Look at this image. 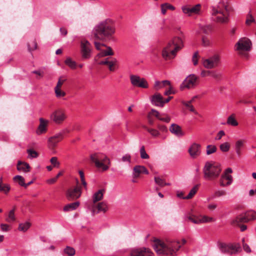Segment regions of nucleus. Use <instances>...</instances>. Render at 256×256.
Instances as JSON below:
<instances>
[{"instance_id": "1", "label": "nucleus", "mask_w": 256, "mask_h": 256, "mask_svg": "<svg viewBox=\"0 0 256 256\" xmlns=\"http://www.w3.org/2000/svg\"><path fill=\"white\" fill-rule=\"evenodd\" d=\"M153 246L156 252L158 254L172 255L186 243V240L182 239L180 242L171 240H162L154 238Z\"/></svg>"}, {"instance_id": "2", "label": "nucleus", "mask_w": 256, "mask_h": 256, "mask_svg": "<svg viewBox=\"0 0 256 256\" xmlns=\"http://www.w3.org/2000/svg\"><path fill=\"white\" fill-rule=\"evenodd\" d=\"M184 36L183 34L174 36L163 49L162 52V58L166 60L174 58L177 52L184 48Z\"/></svg>"}, {"instance_id": "3", "label": "nucleus", "mask_w": 256, "mask_h": 256, "mask_svg": "<svg viewBox=\"0 0 256 256\" xmlns=\"http://www.w3.org/2000/svg\"><path fill=\"white\" fill-rule=\"evenodd\" d=\"M115 32V28L112 22L106 20L97 24L92 30V34L95 39L103 40L112 36Z\"/></svg>"}, {"instance_id": "4", "label": "nucleus", "mask_w": 256, "mask_h": 256, "mask_svg": "<svg viewBox=\"0 0 256 256\" xmlns=\"http://www.w3.org/2000/svg\"><path fill=\"white\" fill-rule=\"evenodd\" d=\"M204 178L208 180H214L220 176L222 168L220 166L214 162H207L202 170Z\"/></svg>"}, {"instance_id": "5", "label": "nucleus", "mask_w": 256, "mask_h": 256, "mask_svg": "<svg viewBox=\"0 0 256 256\" xmlns=\"http://www.w3.org/2000/svg\"><path fill=\"white\" fill-rule=\"evenodd\" d=\"M230 10L223 2H220L217 8L213 7L212 14L218 22L226 23L228 21Z\"/></svg>"}, {"instance_id": "6", "label": "nucleus", "mask_w": 256, "mask_h": 256, "mask_svg": "<svg viewBox=\"0 0 256 256\" xmlns=\"http://www.w3.org/2000/svg\"><path fill=\"white\" fill-rule=\"evenodd\" d=\"M90 160L96 168L102 171L107 170L110 165V158L102 153L96 152L90 154Z\"/></svg>"}, {"instance_id": "7", "label": "nucleus", "mask_w": 256, "mask_h": 256, "mask_svg": "<svg viewBox=\"0 0 256 256\" xmlns=\"http://www.w3.org/2000/svg\"><path fill=\"white\" fill-rule=\"evenodd\" d=\"M218 247L220 252L224 254L233 255L241 252V247L239 244L220 243Z\"/></svg>"}, {"instance_id": "8", "label": "nucleus", "mask_w": 256, "mask_h": 256, "mask_svg": "<svg viewBox=\"0 0 256 256\" xmlns=\"http://www.w3.org/2000/svg\"><path fill=\"white\" fill-rule=\"evenodd\" d=\"M198 77L194 74L188 75L182 82L180 86V90L184 89L194 88L198 84Z\"/></svg>"}, {"instance_id": "9", "label": "nucleus", "mask_w": 256, "mask_h": 256, "mask_svg": "<svg viewBox=\"0 0 256 256\" xmlns=\"http://www.w3.org/2000/svg\"><path fill=\"white\" fill-rule=\"evenodd\" d=\"M252 46L251 42L246 38H240L235 44V49L240 54L244 52H248Z\"/></svg>"}, {"instance_id": "10", "label": "nucleus", "mask_w": 256, "mask_h": 256, "mask_svg": "<svg viewBox=\"0 0 256 256\" xmlns=\"http://www.w3.org/2000/svg\"><path fill=\"white\" fill-rule=\"evenodd\" d=\"M66 118V116L64 110L61 108L56 110L50 116V120L58 124H62Z\"/></svg>"}, {"instance_id": "11", "label": "nucleus", "mask_w": 256, "mask_h": 256, "mask_svg": "<svg viewBox=\"0 0 256 256\" xmlns=\"http://www.w3.org/2000/svg\"><path fill=\"white\" fill-rule=\"evenodd\" d=\"M82 193V187L75 186L67 190L66 196L68 200H74L78 198L81 196Z\"/></svg>"}, {"instance_id": "12", "label": "nucleus", "mask_w": 256, "mask_h": 256, "mask_svg": "<svg viewBox=\"0 0 256 256\" xmlns=\"http://www.w3.org/2000/svg\"><path fill=\"white\" fill-rule=\"evenodd\" d=\"M232 172V169L230 168L224 170L219 180L220 186L223 187L228 186L232 183L233 179L232 176L230 174Z\"/></svg>"}, {"instance_id": "13", "label": "nucleus", "mask_w": 256, "mask_h": 256, "mask_svg": "<svg viewBox=\"0 0 256 256\" xmlns=\"http://www.w3.org/2000/svg\"><path fill=\"white\" fill-rule=\"evenodd\" d=\"M129 256H154V254L148 248H140L132 249Z\"/></svg>"}, {"instance_id": "14", "label": "nucleus", "mask_w": 256, "mask_h": 256, "mask_svg": "<svg viewBox=\"0 0 256 256\" xmlns=\"http://www.w3.org/2000/svg\"><path fill=\"white\" fill-rule=\"evenodd\" d=\"M81 54L84 59L89 58L91 54L92 46L86 40H82L80 44Z\"/></svg>"}, {"instance_id": "15", "label": "nucleus", "mask_w": 256, "mask_h": 256, "mask_svg": "<svg viewBox=\"0 0 256 256\" xmlns=\"http://www.w3.org/2000/svg\"><path fill=\"white\" fill-rule=\"evenodd\" d=\"M201 9L200 4H197L194 6H184L182 7V12L188 16L200 14Z\"/></svg>"}, {"instance_id": "16", "label": "nucleus", "mask_w": 256, "mask_h": 256, "mask_svg": "<svg viewBox=\"0 0 256 256\" xmlns=\"http://www.w3.org/2000/svg\"><path fill=\"white\" fill-rule=\"evenodd\" d=\"M64 138V134L62 132L56 134L50 137L48 139V146L51 149L54 150L57 146V144Z\"/></svg>"}, {"instance_id": "17", "label": "nucleus", "mask_w": 256, "mask_h": 256, "mask_svg": "<svg viewBox=\"0 0 256 256\" xmlns=\"http://www.w3.org/2000/svg\"><path fill=\"white\" fill-rule=\"evenodd\" d=\"M130 79L132 84L134 86L145 88H148L147 82L143 78H140L136 76L132 75L130 76Z\"/></svg>"}, {"instance_id": "18", "label": "nucleus", "mask_w": 256, "mask_h": 256, "mask_svg": "<svg viewBox=\"0 0 256 256\" xmlns=\"http://www.w3.org/2000/svg\"><path fill=\"white\" fill-rule=\"evenodd\" d=\"M201 146L196 142L192 143L188 149V152L192 158H196L200 154Z\"/></svg>"}, {"instance_id": "19", "label": "nucleus", "mask_w": 256, "mask_h": 256, "mask_svg": "<svg viewBox=\"0 0 256 256\" xmlns=\"http://www.w3.org/2000/svg\"><path fill=\"white\" fill-rule=\"evenodd\" d=\"M39 120L40 124L36 130V133L38 135H40L46 132L49 122L42 118H40Z\"/></svg>"}, {"instance_id": "20", "label": "nucleus", "mask_w": 256, "mask_h": 256, "mask_svg": "<svg viewBox=\"0 0 256 256\" xmlns=\"http://www.w3.org/2000/svg\"><path fill=\"white\" fill-rule=\"evenodd\" d=\"M152 103L158 106H164V98L162 95L158 92L154 94L150 98Z\"/></svg>"}, {"instance_id": "21", "label": "nucleus", "mask_w": 256, "mask_h": 256, "mask_svg": "<svg viewBox=\"0 0 256 256\" xmlns=\"http://www.w3.org/2000/svg\"><path fill=\"white\" fill-rule=\"evenodd\" d=\"M142 174H148V171L146 168L143 166L137 165L133 168V178H138Z\"/></svg>"}, {"instance_id": "22", "label": "nucleus", "mask_w": 256, "mask_h": 256, "mask_svg": "<svg viewBox=\"0 0 256 256\" xmlns=\"http://www.w3.org/2000/svg\"><path fill=\"white\" fill-rule=\"evenodd\" d=\"M248 222V218L246 217L244 214H242L234 219L232 221L231 224L234 226H240L242 223Z\"/></svg>"}, {"instance_id": "23", "label": "nucleus", "mask_w": 256, "mask_h": 256, "mask_svg": "<svg viewBox=\"0 0 256 256\" xmlns=\"http://www.w3.org/2000/svg\"><path fill=\"white\" fill-rule=\"evenodd\" d=\"M169 130L171 133L176 136L180 137L184 135V132H182L181 127L176 124H172L169 128Z\"/></svg>"}, {"instance_id": "24", "label": "nucleus", "mask_w": 256, "mask_h": 256, "mask_svg": "<svg viewBox=\"0 0 256 256\" xmlns=\"http://www.w3.org/2000/svg\"><path fill=\"white\" fill-rule=\"evenodd\" d=\"M152 113L154 114V116L156 117L160 120L167 123H168L170 120V116L166 114H160L158 112L154 109L152 110Z\"/></svg>"}, {"instance_id": "25", "label": "nucleus", "mask_w": 256, "mask_h": 256, "mask_svg": "<svg viewBox=\"0 0 256 256\" xmlns=\"http://www.w3.org/2000/svg\"><path fill=\"white\" fill-rule=\"evenodd\" d=\"M202 62L203 64H214L221 62L220 56L218 54H214L208 58H202Z\"/></svg>"}, {"instance_id": "26", "label": "nucleus", "mask_w": 256, "mask_h": 256, "mask_svg": "<svg viewBox=\"0 0 256 256\" xmlns=\"http://www.w3.org/2000/svg\"><path fill=\"white\" fill-rule=\"evenodd\" d=\"M17 170L19 171H22L27 172L30 171V167L28 164L26 162L18 161L17 164Z\"/></svg>"}, {"instance_id": "27", "label": "nucleus", "mask_w": 256, "mask_h": 256, "mask_svg": "<svg viewBox=\"0 0 256 256\" xmlns=\"http://www.w3.org/2000/svg\"><path fill=\"white\" fill-rule=\"evenodd\" d=\"M142 127L154 138H158L160 135V132L158 130L148 127L146 125H143Z\"/></svg>"}, {"instance_id": "28", "label": "nucleus", "mask_w": 256, "mask_h": 256, "mask_svg": "<svg viewBox=\"0 0 256 256\" xmlns=\"http://www.w3.org/2000/svg\"><path fill=\"white\" fill-rule=\"evenodd\" d=\"M246 141L244 140H238L235 143L234 148L238 156L242 154V148L244 146Z\"/></svg>"}, {"instance_id": "29", "label": "nucleus", "mask_w": 256, "mask_h": 256, "mask_svg": "<svg viewBox=\"0 0 256 256\" xmlns=\"http://www.w3.org/2000/svg\"><path fill=\"white\" fill-rule=\"evenodd\" d=\"M214 65H204V68H201V76L202 77L211 76L213 74V71H211L210 70L213 68Z\"/></svg>"}, {"instance_id": "30", "label": "nucleus", "mask_w": 256, "mask_h": 256, "mask_svg": "<svg viewBox=\"0 0 256 256\" xmlns=\"http://www.w3.org/2000/svg\"><path fill=\"white\" fill-rule=\"evenodd\" d=\"M104 192V190L102 189L94 194L92 197V202L94 204L103 199Z\"/></svg>"}, {"instance_id": "31", "label": "nucleus", "mask_w": 256, "mask_h": 256, "mask_svg": "<svg viewBox=\"0 0 256 256\" xmlns=\"http://www.w3.org/2000/svg\"><path fill=\"white\" fill-rule=\"evenodd\" d=\"M170 81L164 80L162 82L156 81L154 84V88L156 90H158L163 87L170 85Z\"/></svg>"}, {"instance_id": "32", "label": "nucleus", "mask_w": 256, "mask_h": 256, "mask_svg": "<svg viewBox=\"0 0 256 256\" xmlns=\"http://www.w3.org/2000/svg\"><path fill=\"white\" fill-rule=\"evenodd\" d=\"M80 206L79 202H74L66 204L64 208V212H69L76 209Z\"/></svg>"}, {"instance_id": "33", "label": "nucleus", "mask_w": 256, "mask_h": 256, "mask_svg": "<svg viewBox=\"0 0 256 256\" xmlns=\"http://www.w3.org/2000/svg\"><path fill=\"white\" fill-rule=\"evenodd\" d=\"M94 208L98 209V212H102L104 213L108 210L107 204L106 202H98V204L93 206Z\"/></svg>"}, {"instance_id": "34", "label": "nucleus", "mask_w": 256, "mask_h": 256, "mask_svg": "<svg viewBox=\"0 0 256 256\" xmlns=\"http://www.w3.org/2000/svg\"><path fill=\"white\" fill-rule=\"evenodd\" d=\"M15 210H16V206H14L13 209L10 210L8 214V217L6 218V221L8 222H14L16 221V218L15 216Z\"/></svg>"}, {"instance_id": "35", "label": "nucleus", "mask_w": 256, "mask_h": 256, "mask_svg": "<svg viewBox=\"0 0 256 256\" xmlns=\"http://www.w3.org/2000/svg\"><path fill=\"white\" fill-rule=\"evenodd\" d=\"M236 116L234 114H232L227 119V124L229 125L236 126L238 124V122L236 119Z\"/></svg>"}, {"instance_id": "36", "label": "nucleus", "mask_w": 256, "mask_h": 256, "mask_svg": "<svg viewBox=\"0 0 256 256\" xmlns=\"http://www.w3.org/2000/svg\"><path fill=\"white\" fill-rule=\"evenodd\" d=\"M198 188H199V184H196L190 190L188 195L187 196H185V198H184V199L189 200V199H191L192 198L193 196L195 195V194L198 192Z\"/></svg>"}, {"instance_id": "37", "label": "nucleus", "mask_w": 256, "mask_h": 256, "mask_svg": "<svg viewBox=\"0 0 256 256\" xmlns=\"http://www.w3.org/2000/svg\"><path fill=\"white\" fill-rule=\"evenodd\" d=\"M10 190V186L9 184L0 182V192H2L6 194L9 192Z\"/></svg>"}, {"instance_id": "38", "label": "nucleus", "mask_w": 256, "mask_h": 256, "mask_svg": "<svg viewBox=\"0 0 256 256\" xmlns=\"http://www.w3.org/2000/svg\"><path fill=\"white\" fill-rule=\"evenodd\" d=\"M31 224L30 222H26L25 223H20L19 224L18 230L20 231L26 232L30 228Z\"/></svg>"}, {"instance_id": "39", "label": "nucleus", "mask_w": 256, "mask_h": 256, "mask_svg": "<svg viewBox=\"0 0 256 256\" xmlns=\"http://www.w3.org/2000/svg\"><path fill=\"white\" fill-rule=\"evenodd\" d=\"M118 62L114 58H106L104 60L102 61L100 64H116V63Z\"/></svg>"}, {"instance_id": "40", "label": "nucleus", "mask_w": 256, "mask_h": 256, "mask_svg": "<svg viewBox=\"0 0 256 256\" xmlns=\"http://www.w3.org/2000/svg\"><path fill=\"white\" fill-rule=\"evenodd\" d=\"M200 30L204 33L208 34L212 31V26L211 24H206L200 26Z\"/></svg>"}, {"instance_id": "41", "label": "nucleus", "mask_w": 256, "mask_h": 256, "mask_svg": "<svg viewBox=\"0 0 256 256\" xmlns=\"http://www.w3.org/2000/svg\"><path fill=\"white\" fill-rule=\"evenodd\" d=\"M113 54V52H112V50L110 48L108 47L107 50H102L98 54V56H111Z\"/></svg>"}, {"instance_id": "42", "label": "nucleus", "mask_w": 256, "mask_h": 256, "mask_svg": "<svg viewBox=\"0 0 256 256\" xmlns=\"http://www.w3.org/2000/svg\"><path fill=\"white\" fill-rule=\"evenodd\" d=\"M200 224L210 222L214 221V219L212 217H208L206 216H200Z\"/></svg>"}, {"instance_id": "43", "label": "nucleus", "mask_w": 256, "mask_h": 256, "mask_svg": "<svg viewBox=\"0 0 256 256\" xmlns=\"http://www.w3.org/2000/svg\"><path fill=\"white\" fill-rule=\"evenodd\" d=\"M182 103L185 106H186L190 112H194L195 114H198L197 112L192 104V103L188 102H185L184 100L182 101Z\"/></svg>"}, {"instance_id": "44", "label": "nucleus", "mask_w": 256, "mask_h": 256, "mask_svg": "<svg viewBox=\"0 0 256 256\" xmlns=\"http://www.w3.org/2000/svg\"><path fill=\"white\" fill-rule=\"evenodd\" d=\"M13 180L14 182H18L20 186L24 187L25 186L24 179L21 176H16L14 178Z\"/></svg>"}, {"instance_id": "45", "label": "nucleus", "mask_w": 256, "mask_h": 256, "mask_svg": "<svg viewBox=\"0 0 256 256\" xmlns=\"http://www.w3.org/2000/svg\"><path fill=\"white\" fill-rule=\"evenodd\" d=\"M154 179L155 182L161 187L169 185V184L166 182L163 179L160 178V177L156 176L154 177Z\"/></svg>"}, {"instance_id": "46", "label": "nucleus", "mask_w": 256, "mask_h": 256, "mask_svg": "<svg viewBox=\"0 0 256 256\" xmlns=\"http://www.w3.org/2000/svg\"><path fill=\"white\" fill-rule=\"evenodd\" d=\"M64 252L68 254V256H73L75 254L76 251L73 248L67 246L64 249Z\"/></svg>"}, {"instance_id": "47", "label": "nucleus", "mask_w": 256, "mask_h": 256, "mask_svg": "<svg viewBox=\"0 0 256 256\" xmlns=\"http://www.w3.org/2000/svg\"><path fill=\"white\" fill-rule=\"evenodd\" d=\"M54 92L58 98H61L66 95V93L60 88H54Z\"/></svg>"}, {"instance_id": "48", "label": "nucleus", "mask_w": 256, "mask_h": 256, "mask_svg": "<svg viewBox=\"0 0 256 256\" xmlns=\"http://www.w3.org/2000/svg\"><path fill=\"white\" fill-rule=\"evenodd\" d=\"M187 218H188V220H190L194 224H200V216H198L192 214H189Z\"/></svg>"}, {"instance_id": "49", "label": "nucleus", "mask_w": 256, "mask_h": 256, "mask_svg": "<svg viewBox=\"0 0 256 256\" xmlns=\"http://www.w3.org/2000/svg\"><path fill=\"white\" fill-rule=\"evenodd\" d=\"M246 218H248L249 221L256 219V212L254 211H248L244 213Z\"/></svg>"}, {"instance_id": "50", "label": "nucleus", "mask_w": 256, "mask_h": 256, "mask_svg": "<svg viewBox=\"0 0 256 256\" xmlns=\"http://www.w3.org/2000/svg\"><path fill=\"white\" fill-rule=\"evenodd\" d=\"M206 154L210 155L216 151L217 148L216 146L214 145H208L206 148Z\"/></svg>"}, {"instance_id": "51", "label": "nucleus", "mask_w": 256, "mask_h": 256, "mask_svg": "<svg viewBox=\"0 0 256 256\" xmlns=\"http://www.w3.org/2000/svg\"><path fill=\"white\" fill-rule=\"evenodd\" d=\"M230 146L229 142H226L220 146V148L222 152H227L230 150Z\"/></svg>"}, {"instance_id": "52", "label": "nucleus", "mask_w": 256, "mask_h": 256, "mask_svg": "<svg viewBox=\"0 0 256 256\" xmlns=\"http://www.w3.org/2000/svg\"><path fill=\"white\" fill-rule=\"evenodd\" d=\"M28 50L30 52L34 50L37 48V44L35 40H32L28 44Z\"/></svg>"}, {"instance_id": "53", "label": "nucleus", "mask_w": 256, "mask_h": 256, "mask_svg": "<svg viewBox=\"0 0 256 256\" xmlns=\"http://www.w3.org/2000/svg\"><path fill=\"white\" fill-rule=\"evenodd\" d=\"M140 158L142 159H148L150 158L149 156L146 154L145 150V148L144 146L140 148Z\"/></svg>"}, {"instance_id": "54", "label": "nucleus", "mask_w": 256, "mask_h": 256, "mask_svg": "<svg viewBox=\"0 0 256 256\" xmlns=\"http://www.w3.org/2000/svg\"><path fill=\"white\" fill-rule=\"evenodd\" d=\"M78 172L80 176L82 184L84 188H86L87 183L85 180L84 172L82 170H80Z\"/></svg>"}, {"instance_id": "55", "label": "nucleus", "mask_w": 256, "mask_h": 256, "mask_svg": "<svg viewBox=\"0 0 256 256\" xmlns=\"http://www.w3.org/2000/svg\"><path fill=\"white\" fill-rule=\"evenodd\" d=\"M255 22V20L252 16V14L249 12L247 16L246 24V25L249 26L251 23Z\"/></svg>"}, {"instance_id": "56", "label": "nucleus", "mask_w": 256, "mask_h": 256, "mask_svg": "<svg viewBox=\"0 0 256 256\" xmlns=\"http://www.w3.org/2000/svg\"><path fill=\"white\" fill-rule=\"evenodd\" d=\"M152 116H154V114L153 113H152V110L147 116V119H148V123L150 126L153 125V124L154 123V120L152 118Z\"/></svg>"}, {"instance_id": "57", "label": "nucleus", "mask_w": 256, "mask_h": 256, "mask_svg": "<svg viewBox=\"0 0 256 256\" xmlns=\"http://www.w3.org/2000/svg\"><path fill=\"white\" fill-rule=\"evenodd\" d=\"M66 81V78L64 76H60L58 78V80L57 82L56 86L55 88H61L64 83Z\"/></svg>"}, {"instance_id": "58", "label": "nucleus", "mask_w": 256, "mask_h": 256, "mask_svg": "<svg viewBox=\"0 0 256 256\" xmlns=\"http://www.w3.org/2000/svg\"><path fill=\"white\" fill-rule=\"evenodd\" d=\"M52 164L56 168H58L60 166V163L58 160V158L56 156L52 157L50 160Z\"/></svg>"}, {"instance_id": "59", "label": "nucleus", "mask_w": 256, "mask_h": 256, "mask_svg": "<svg viewBox=\"0 0 256 256\" xmlns=\"http://www.w3.org/2000/svg\"><path fill=\"white\" fill-rule=\"evenodd\" d=\"M226 192L224 190H217L214 194L212 198H218L220 196H226Z\"/></svg>"}, {"instance_id": "60", "label": "nucleus", "mask_w": 256, "mask_h": 256, "mask_svg": "<svg viewBox=\"0 0 256 256\" xmlns=\"http://www.w3.org/2000/svg\"><path fill=\"white\" fill-rule=\"evenodd\" d=\"M27 152L28 154V155L30 156V158H36L38 156V152L33 150H28Z\"/></svg>"}, {"instance_id": "61", "label": "nucleus", "mask_w": 256, "mask_h": 256, "mask_svg": "<svg viewBox=\"0 0 256 256\" xmlns=\"http://www.w3.org/2000/svg\"><path fill=\"white\" fill-rule=\"evenodd\" d=\"M168 88L167 90H166L164 94L166 96H168L171 94H175V91L173 89V87L170 84V85H168Z\"/></svg>"}, {"instance_id": "62", "label": "nucleus", "mask_w": 256, "mask_h": 256, "mask_svg": "<svg viewBox=\"0 0 256 256\" xmlns=\"http://www.w3.org/2000/svg\"><path fill=\"white\" fill-rule=\"evenodd\" d=\"M199 58L200 56L198 52H195L192 58V62H193V64H198Z\"/></svg>"}, {"instance_id": "63", "label": "nucleus", "mask_w": 256, "mask_h": 256, "mask_svg": "<svg viewBox=\"0 0 256 256\" xmlns=\"http://www.w3.org/2000/svg\"><path fill=\"white\" fill-rule=\"evenodd\" d=\"M159 130V131L162 132H167L168 128L167 127L163 124H158L157 126Z\"/></svg>"}, {"instance_id": "64", "label": "nucleus", "mask_w": 256, "mask_h": 256, "mask_svg": "<svg viewBox=\"0 0 256 256\" xmlns=\"http://www.w3.org/2000/svg\"><path fill=\"white\" fill-rule=\"evenodd\" d=\"M122 162H131V156L128 154H126L124 155L122 158Z\"/></svg>"}]
</instances>
